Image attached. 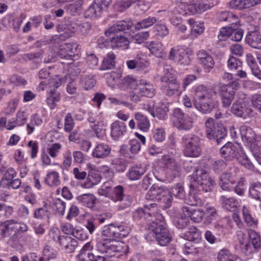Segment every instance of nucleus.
I'll return each instance as SVG.
<instances>
[{
  "label": "nucleus",
  "instance_id": "obj_36",
  "mask_svg": "<svg viewBox=\"0 0 261 261\" xmlns=\"http://www.w3.org/2000/svg\"><path fill=\"white\" fill-rule=\"evenodd\" d=\"M135 118L137 120L138 128L141 130L147 132L150 127V122L148 118L140 112H137L135 114Z\"/></svg>",
  "mask_w": 261,
  "mask_h": 261
},
{
  "label": "nucleus",
  "instance_id": "obj_24",
  "mask_svg": "<svg viewBox=\"0 0 261 261\" xmlns=\"http://www.w3.org/2000/svg\"><path fill=\"white\" fill-rule=\"evenodd\" d=\"M93 251L95 250L91 243L88 242L85 244L78 254L80 261H93L95 254Z\"/></svg>",
  "mask_w": 261,
  "mask_h": 261
},
{
  "label": "nucleus",
  "instance_id": "obj_35",
  "mask_svg": "<svg viewBox=\"0 0 261 261\" xmlns=\"http://www.w3.org/2000/svg\"><path fill=\"white\" fill-rule=\"evenodd\" d=\"M146 46L150 53L157 57H162L164 54V47L161 42L150 41L146 43Z\"/></svg>",
  "mask_w": 261,
  "mask_h": 261
},
{
  "label": "nucleus",
  "instance_id": "obj_20",
  "mask_svg": "<svg viewBox=\"0 0 261 261\" xmlns=\"http://www.w3.org/2000/svg\"><path fill=\"white\" fill-rule=\"evenodd\" d=\"M199 63L204 69L209 72L214 66L215 62L213 58L204 50H201L197 53Z\"/></svg>",
  "mask_w": 261,
  "mask_h": 261
},
{
  "label": "nucleus",
  "instance_id": "obj_9",
  "mask_svg": "<svg viewBox=\"0 0 261 261\" xmlns=\"http://www.w3.org/2000/svg\"><path fill=\"white\" fill-rule=\"evenodd\" d=\"M172 115L174 118L173 125L179 130L188 131L193 127V118L184 113L181 109L175 108Z\"/></svg>",
  "mask_w": 261,
  "mask_h": 261
},
{
  "label": "nucleus",
  "instance_id": "obj_46",
  "mask_svg": "<svg viewBox=\"0 0 261 261\" xmlns=\"http://www.w3.org/2000/svg\"><path fill=\"white\" fill-rule=\"evenodd\" d=\"M11 221H7L0 224V237L2 238L9 237L14 236L13 231L11 227Z\"/></svg>",
  "mask_w": 261,
  "mask_h": 261
},
{
  "label": "nucleus",
  "instance_id": "obj_6",
  "mask_svg": "<svg viewBox=\"0 0 261 261\" xmlns=\"http://www.w3.org/2000/svg\"><path fill=\"white\" fill-rule=\"evenodd\" d=\"M94 249L100 253L107 254L108 256L111 257L115 255L116 253H120V255L126 254L128 247L122 242L110 241L99 238Z\"/></svg>",
  "mask_w": 261,
  "mask_h": 261
},
{
  "label": "nucleus",
  "instance_id": "obj_29",
  "mask_svg": "<svg viewBox=\"0 0 261 261\" xmlns=\"http://www.w3.org/2000/svg\"><path fill=\"white\" fill-rule=\"evenodd\" d=\"M0 173L4 174L2 178L1 186H7L10 180L13 179L16 176V172L12 167L7 168L5 166H2L0 168Z\"/></svg>",
  "mask_w": 261,
  "mask_h": 261
},
{
  "label": "nucleus",
  "instance_id": "obj_44",
  "mask_svg": "<svg viewBox=\"0 0 261 261\" xmlns=\"http://www.w3.org/2000/svg\"><path fill=\"white\" fill-rule=\"evenodd\" d=\"M214 5H211L204 3H200L198 4H192L189 6V12L192 14L201 13L207 9L213 7Z\"/></svg>",
  "mask_w": 261,
  "mask_h": 261
},
{
  "label": "nucleus",
  "instance_id": "obj_39",
  "mask_svg": "<svg viewBox=\"0 0 261 261\" xmlns=\"http://www.w3.org/2000/svg\"><path fill=\"white\" fill-rule=\"evenodd\" d=\"M44 182L50 187H57L61 182L59 173L51 171L47 173Z\"/></svg>",
  "mask_w": 261,
  "mask_h": 261
},
{
  "label": "nucleus",
  "instance_id": "obj_30",
  "mask_svg": "<svg viewBox=\"0 0 261 261\" xmlns=\"http://www.w3.org/2000/svg\"><path fill=\"white\" fill-rule=\"evenodd\" d=\"M233 171H226L220 176L219 185L224 191H229L232 185L231 177Z\"/></svg>",
  "mask_w": 261,
  "mask_h": 261
},
{
  "label": "nucleus",
  "instance_id": "obj_41",
  "mask_svg": "<svg viewBox=\"0 0 261 261\" xmlns=\"http://www.w3.org/2000/svg\"><path fill=\"white\" fill-rule=\"evenodd\" d=\"M77 200L83 205L89 208H93L95 204L96 198L90 194H84L77 197Z\"/></svg>",
  "mask_w": 261,
  "mask_h": 261
},
{
  "label": "nucleus",
  "instance_id": "obj_2",
  "mask_svg": "<svg viewBox=\"0 0 261 261\" xmlns=\"http://www.w3.org/2000/svg\"><path fill=\"white\" fill-rule=\"evenodd\" d=\"M147 229V240L152 241L154 239L162 246H166L171 242L172 237L164 220H160L159 222L152 221L148 225Z\"/></svg>",
  "mask_w": 261,
  "mask_h": 261
},
{
  "label": "nucleus",
  "instance_id": "obj_42",
  "mask_svg": "<svg viewBox=\"0 0 261 261\" xmlns=\"http://www.w3.org/2000/svg\"><path fill=\"white\" fill-rule=\"evenodd\" d=\"M188 23L191 27L192 35L195 37L202 34L204 30V27L203 23L195 21L193 19H189L188 20Z\"/></svg>",
  "mask_w": 261,
  "mask_h": 261
},
{
  "label": "nucleus",
  "instance_id": "obj_28",
  "mask_svg": "<svg viewBox=\"0 0 261 261\" xmlns=\"http://www.w3.org/2000/svg\"><path fill=\"white\" fill-rule=\"evenodd\" d=\"M111 148L107 144L100 143L97 144L93 150L92 155L94 158L103 159L110 154Z\"/></svg>",
  "mask_w": 261,
  "mask_h": 261
},
{
  "label": "nucleus",
  "instance_id": "obj_18",
  "mask_svg": "<svg viewBox=\"0 0 261 261\" xmlns=\"http://www.w3.org/2000/svg\"><path fill=\"white\" fill-rule=\"evenodd\" d=\"M240 133L243 142L249 147L254 143L258 136L250 127L246 125L241 126Z\"/></svg>",
  "mask_w": 261,
  "mask_h": 261
},
{
  "label": "nucleus",
  "instance_id": "obj_31",
  "mask_svg": "<svg viewBox=\"0 0 261 261\" xmlns=\"http://www.w3.org/2000/svg\"><path fill=\"white\" fill-rule=\"evenodd\" d=\"M111 47L113 49L122 48L127 49L129 41L128 39L122 36H117L110 38Z\"/></svg>",
  "mask_w": 261,
  "mask_h": 261
},
{
  "label": "nucleus",
  "instance_id": "obj_11",
  "mask_svg": "<svg viewBox=\"0 0 261 261\" xmlns=\"http://www.w3.org/2000/svg\"><path fill=\"white\" fill-rule=\"evenodd\" d=\"M182 141L185 145L184 154L185 156L196 158L200 154V139L199 137L195 135H187L182 138Z\"/></svg>",
  "mask_w": 261,
  "mask_h": 261
},
{
  "label": "nucleus",
  "instance_id": "obj_8",
  "mask_svg": "<svg viewBox=\"0 0 261 261\" xmlns=\"http://www.w3.org/2000/svg\"><path fill=\"white\" fill-rule=\"evenodd\" d=\"M155 93V89L152 84L146 80H141L139 81L135 91H132L130 93V97L132 101L137 102L141 100L143 96L152 97Z\"/></svg>",
  "mask_w": 261,
  "mask_h": 261
},
{
  "label": "nucleus",
  "instance_id": "obj_55",
  "mask_svg": "<svg viewBox=\"0 0 261 261\" xmlns=\"http://www.w3.org/2000/svg\"><path fill=\"white\" fill-rule=\"evenodd\" d=\"M42 123V120L39 116L35 114L31 117L30 122L27 124V129L29 134L32 133L34 129L35 126L40 125Z\"/></svg>",
  "mask_w": 261,
  "mask_h": 261
},
{
  "label": "nucleus",
  "instance_id": "obj_26",
  "mask_svg": "<svg viewBox=\"0 0 261 261\" xmlns=\"http://www.w3.org/2000/svg\"><path fill=\"white\" fill-rule=\"evenodd\" d=\"M221 206L226 211L235 212L240 206V203L234 197L228 198L225 196L220 197Z\"/></svg>",
  "mask_w": 261,
  "mask_h": 261
},
{
  "label": "nucleus",
  "instance_id": "obj_64",
  "mask_svg": "<svg viewBox=\"0 0 261 261\" xmlns=\"http://www.w3.org/2000/svg\"><path fill=\"white\" fill-rule=\"evenodd\" d=\"M49 216L50 212L45 206L36 209L34 213V217L39 219H43L45 218H49Z\"/></svg>",
  "mask_w": 261,
  "mask_h": 261
},
{
  "label": "nucleus",
  "instance_id": "obj_21",
  "mask_svg": "<svg viewBox=\"0 0 261 261\" xmlns=\"http://www.w3.org/2000/svg\"><path fill=\"white\" fill-rule=\"evenodd\" d=\"M77 45L73 43H65L60 46L58 55L61 58L71 59L74 57Z\"/></svg>",
  "mask_w": 261,
  "mask_h": 261
},
{
  "label": "nucleus",
  "instance_id": "obj_54",
  "mask_svg": "<svg viewBox=\"0 0 261 261\" xmlns=\"http://www.w3.org/2000/svg\"><path fill=\"white\" fill-rule=\"evenodd\" d=\"M242 213L245 222L250 226H255L257 224V220L254 218L250 214L249 210L245 206L242 207Z\"/></svg>",
  "mask_w": 261,
  "mask_h": 261
},
{
  "label": "nucleus",
  "instance_id": "obj_37",
  "mask_svg": "<svg viewBox=\"0 0 261 261\" xmlns=\"http://www.w3.org/2000/svg\"><path fill=\"white\" fill-rule=\"evenodd\" d=\"M166 190L157 185H153L146 194V199L158 201L160 196Z\"/></svg>",
  "mask_w": 261,
  "mask_h": 261
},
{
  "label": "nucleus",
  "instance_id": "obj_33",
  "mask_svg": "<svg viewBox=\"0 0 261 261\" xmlns=\"http://www.w3.org/2000/svg\"><path fill=\"white\" fill-rule=\"evenodd\" d=\"M182 237L189 242L198 243L201 240V234L196 227L191 226L182 234Z\"/></svg>",
  "mask_w": 261,
  "mask_h": 261
},
{
  "label": "nucleus",
  "instance_id": "obj_27",
  "mask_svg": "<svg viewBox=\"0 0 261 261\" xmlns=\"http://www.w3.org/2000/svg\"><path fill=\"white\" fill-rule=\"evenodd\" d=\"M182 211L186 216L190 218L194 222L198 223L201 221L204 213L199 209H193L189 206H184Z\"/></svg>",
  "mask_w": 261,
  "mask_h": 261
},
{
  "label": "nucleus",
  "instance_id": "obj_43",
  "mask_svg": "<svg viewBox=\"0 0 261 261\" xmlns=\"http://www.w3.org/2000/svg\"><path fill=\"white\" fill-rule=\"evenodd\" d=\"M213 168L216 173H219L225 169L226 171H234L235 170L232 165L229 164L222 160L215 161L213 165Z\"/></svg>",
  "mask_w": 261,
  "mask_h": 261
},
{
  "label": "nucleus",
  "instance_id": "obj_19",
  "mask_svg": "<svg viewBox=\"0 0 261 261\" xmlns=\"http://www.w3.org/2000/svg\"><path fill=\"white\" fill-rule=\"evenodd\" d=\"M162 87L164 93L168 96H171L175 94L178 95L181 94L182 91L180 89L179 84L176 78L171 79L166 82Z\"/></svg>",
  "mask_w": 261,
  "mask_h": 261
},
{
  "label": "nucleus",
  "instance_id": "obj_47",
  "mask_svg": "<svg viewBox=\"0 0 261 261\" xmlns=\"http://www.w3.org/2000/svg\"><path fill=\"white\" fill-rule=\"evenodd\" d=\"M249 194L253 198L261 200V183L254 182L251 184L249 187Z\"/></svg>",
  "mask_w": 261,
  "mask_h": 261
},
{
  "label": "nucleus",
  "instance_id": "obj_48",
  "mask_svg": "<svg viewBox=\"0 0 261 261\" xmlns=\"http://www.w3.org/2000/svg\"><path fill=\"white\" fill-rule=\"evenodd\" d=\"M113 188V182L111 180H108L105 182L101 188L98 190V193L99 195L109 198Z\"/></svg>",
  "mask_w": 261,
  "mask_h": 261
},
{
  "label": "nucleus",
  "instance_id": "obj_4",
  "mask_svg": "<svg viewBox=\"0 0 261 261\" xmlns=\"http://www.w3.org/2000/svg\"><path fill=\"white\" fill-rule=\"evenodd\" d=\"M241 250L246 255L252 254L254 250L261 249V238L260 235L252 229L248 230V238H245V234L242 231L238 232Z\"/></svg>",
  "mask_w": 261,
  "mask_h": 261
},
{
  "label": "nucleus",
  "instance_id": "obj_25",
  "mask_svg": "<svg viewBox=\"0 0 261 261\" xmlns=\"http://www.w3.org/2000/svg\"><path fill=\"white\" fill-rule=\"evenodd\" d=\"M132 23L125 21H119L114 24L109 28V30L105 32L106 36L111 34H116L120 32H124L131 29Z\"/></svg>",
  "mask_w": 261,
  "mask_h": 261
},
{
  "label": "nucleus",
  "instance_id": "obj_32",
  "mask_svg": "<svg viewBox=\"0 0 261 261\" xmlns=\"http://www.w3.org/2000/svg\"><path fill=\"white\" fill-rule=\"evenodd\" d=\"M246 42L251 47L261 49V35L256 32H250L246 37Z\"/></svg>",
  "mask_w": 261,
  "mask_h": 261
},
{
  "label": "nucleus",
  "instance_id": "obj_15",
  "mask_svg": "<svg viewBox=\"0 0 261 261\" xmlns=\"http://www.w3.org/2000/svg\"><path fill=\"white\" fill-rule=\"evenodd\" d=\"M231 112L236 116L246 119L253 115V111L247 107L243 99L236 100L231 108Z\"/></svg>",
  "mask_w": 261,
  "mask_h": 261
},
{
  "label": "nucleus",
  "instance_id": "obj_13",
  "mask_svg": "<svg viewBox=\"0 0 261 261\" xmlns=\"http://www.w3.org/2000/svg\"><path fill=\"white\" fill-rule=\"evenodd\" d=\"M239 86L237 81H233L227 85H223L220 87V95L223 107H229L234 99L235 95L234 89Z\"/></svg>",
  "mask_w": 261,
  "mask_h": 261
},
{
  "label": "nucleus",
  "instance_id": "obj_49",
  "mask_svg": "<svg viewBox=\"0 0 261 261\" xmlns=\"http://www.w3.org/2000/svg\"><path fill=\"white\" fill-rule=\"evenodd\" d=\"M157 20L154 17H148L138 22L135 27L136 30L145 29L152 26L156 22Z\"/></svg>",
  "mask_w": 261,
  "mask_h": 261
},
{
  "label": "nucleus",
  "instance_id": "obj_61",
  "mask_svg": "<svg viewBox=\"0 0 261 261\" xmlns=\"http://www.w3.org/2000/svg\"><path fill=\"white\" fill-rule=\"evenodd\" d=\"M160 197H161L159 198L158 201H160L164 203V206L165 208L170 207L172 204L173 198L171 195L170 194V193L169 192V191L167 189L165 191L164 193L163 192Z\"/></svg>",
  "mask_w": 261,
  "mask_h": 261
},
{
  "label": "nucleus",
  "instance_id": "obj_40",
  "mask_svg": "<svg viewBox=\"0 0 261 261\" xmlns=\"http://www.w3.org/2000/svg\"><path fill=\"white\" fill-rule=\"evenodd\" d=\"M102 8L94 0V2L89 7L85 12L86 17L96 18L101 14Z\"/></svg>",
  "mask_w": 261,
  "mask_h": 261
},
{
  "label": "nucleus",
  "instance_id": "obj_45",
  "mask_svg": "<svg viewBox=\"0 0 261 261\" xmlns=\"http://www.w3.org/2000/svg\"><path fill=\"white\" fill-rule=\"evenodd\" d=\"M115 55L114 53H108L104 58L100 67V70H106L112 69L115 66Z\"/></svg>",
  "mask_w": 261,
  "mask_h": 261
},
{
  "label": "nucleus",
  "instance_id": "obj_7",
  "mask_svg": "<svg viewBox=\"0 0 261 261\" xmlns=\"http://www.w3.org/2000/svg\"><path fill=\"white\" fill-rule=\"evenodd\" d=\"M178 155L171 152L163 155L161 159V164L167 174L175 178L180 176L181 167L178 160Z\"/></svg>",
  "mask_w": 261,
  "mask_h": 261
},
{
  "label": "nucleus",
  "instance_id": "obj_59",
  "mask_svg": "<svg viewBox=\"0 0 261 261\" xmlns=\"http://www.w3.org/2000/svg\"><path fill=\"white\" fill-rule=\"evenodd\" d=\"M11 221L12 227H11L10 228L13 230L14 236L18 232H24L28 230V227L25 224L18 222L14 220H11Z\"/></svg>",
  "mask_w": 261,
  "mask_h": 261
},
{
  "label": "nucleus",
  "instance_id": "obj_38",
  "mask_svg": "<svg viewBox=\"0 0 261 261\" xmlns=\"http://www.w3.org/2000/svg\"><path fill=\"white\" fill-rule=\"evenodd\" d=\"M145 170L141 165H135L132 167L128 170L127 176L132 180L139 179L144 174Z\"/></svg>",
  "mask_w": 261,
  "mask_h": 261
},
{
  "label": "nucleus",
  "instance_id": "obj_3",
  "mask_svg": "<svg viewBox=\"0 0 261 261\" xmlns=\"http://www.w3.org/2000/svg\"><path fill=\"white\" fill-rule=\"evenodd\" d=\"M91 25L87 22H82L79 20H75L69 25L59 24L57 29L58 32L63 33H61L59 36H55L52 37L50 41L57 40H65L72 36L74 32H78L84 35L88 34L91 29Z\"/></svg>",
  "mask_w": 261,
  "mask_h": 261
},
{
  "label": "nucleus",
  "instance_id": "obj_53",
  "mask_svg": "<svg viewBox=\"0 0 261 261\" xmlns=\"http://www.w3.org/2000/svg\"><path fill=\"white\" fill-rule=\"evenodd\" d=\"M171 196L178 199H183L185 196V192L183 186L180 184H177L173 186L169 191Z\"/></svg>",
  "mask_w": 261,
  "mask_h": 261
},
{
  "label": "nucleus",
  "instance_id": "obj_34",
  "mask_svg": "<svg viewBox=\"0 0 261 261\" xmlns=\"http://www.w3.org/2000/svg\"><path fill=\"white\" fill-rule=\"evenodd\" d=\"M144 210L145 211L146 216L149 217L153 218L156 217L154 220V221L159 222L161 220H164V218L162 216L159 214L158 212V206L155 203H151L149 205H145L144 206ZM149 220L154 221L152 218L149 219Z\"/></svg>",
  "mask_w": 261,
  "mask_h": 261
},
{
  "label": "nucleus",
  "instance_id": "obj_60",
  "mask_svg": "<svg viewBox=\"0 0 261 261\" xmlns=\"http://www.w3.org/2000/svg\"><path fill=\"white\" fill-rule=\"evenodd\" d=\"M82 84L86 90L91 89L96 84V80L91 75H84L82 79Z\"/></svg>",
  "mask_w": 261,
  "mask_h": 261
},
{
  "label": "nucleus",
  "instance_id": "obj_16",
  "mask_svg": "<svg viewBox=\"0 0 261 261\" xmlns=\"http://www.w3.org/2000/svg\"><path fill=\"white\" fill-rule=\"evenodd\" d=\"M239 151H242L235 145L229 142L221 148L220 153L223 158L231 160L234 158L237 159Z\"/></svg>",
  "mask_w": 261,
  "mask_h": 261
},
{
  "label": "nucleus",
  "instance_id": "obj_50",
  "mask_svg": "<svg viewBox=\"0 0 261 261\" xmlns=\"http://www.w3.org/2000/svg\"><path fill=\"white\" fill-rule=\"evenodd\" d=\"M218 19L221 21H226L231 24L236 23L238 18L232 13L228 11H222L218 15Z\"/></svg>",
  "mask_w": 261,
  "mask_h": 261
},
{
  "label": "nucleus",
  "instance_id": "obj_12",
  "mask_svg": "<svg viewBox=\"0 0 261 261\" xmlns=\"http://www.w3.org/2000/svg\"><path fill=\"white\" fill-rule=\"evenodd\" d=\"M109 198L117 203L118 208L121 210L129 207L132 203L130 197L124 194L123 188L121 186L114 187Z\"/></svg>",
  "mask_w": 261,
  "mask_h": 261
},
{
  "label": "nucleus",
  "instance_id": "obj_58",
  "mask_svg": "<svg viewBox=\"0 0 261 261\" xmlns=\"http://www.w3.org/2000/svg\"><path fill=\"white\" fill-rule=\"evenodd\" d=\"M237 160L240 164L243 165L245 168L252 171L254 170L255 167L253 164L249 160L247 155L242 151H241V154L237 157Z\"/></svg>",
  "mask_w": 261,
  "mask_h": 261
},
{
  "label": "nucleus",
  "instance_id": "obj_52",
  "mask_svg": "<svg viewBox=\"0 0 261 261\" xmlns=\"http://www.w3.org/2000/svg\"><path fill=\"white\" fill-rule=\"evenodd\" d=\"M192 242H189L185 244L184 251L186 254L196 255L202 251V248L200 247L198 243H192Z\"/></svg>",
  "mask_w": 261,
  "mask_h": 261
},
{
  "label": "nucleus",
  "instance_id": "obj_57",
  "mask_svg": "<svg viewBox=\"0 0 261 261\" xmlns=\"http://www.w3.org/2000/svg\"><path fill=\"white\" fill-rule=\"evenodd\" d=\"M51 207L56 213L63 215L65 209V203L59 198L56 199L53 202Z\"/></svg>",
  "mask_w": 261,
  "mask_h": 261
},
{
  "label": "nucleus",
  "instance_id": "obj_63",
  "mask_svg": "<svg viewBox=\"0 0 261 261\" xmlns=\"http://www.w3.org/2000/svg\"><path fill=\"white\" fill-rule=\"evenodd\" d=\"M164 75L161 78L162 82H166L171 79L175 78L174 76V71L169 65H165L164 67Z\"/></svg>",
  "mask_w": 261,
  "mask_h": 261
},
{
  "label": "nucleus",
  "instance_id": "obj_23",
  "mask_svg": "<svg viewBox=\"0 0 261 261\" xmlns=\"http://www.w3.org/2000/svg\"><path fill=\"white\" fill-rule=\"evenodd\" d=\"M126 131L125 124L119 120L114 121L111 126V136L115 140L123 136Z\"/></svg>",
  "mask_w": 261,
  "mask_h": 261
},
{
  "label": "nucleus",
  "instance_id": "obj_10",
  "mask_svg": "<svg viewBox=\"0 0 261 261\" xmlns=\"http://www.w3.org/2000/svg\"><path fill=\"white\" fill-rule=\"evenodd\" d=\"M176 6L168 13L170 21L174 25H177L181 22V16L189 12V6L192 0H175Z\"/></svg>",
  "mask_w": 261,
  "mask_h": 261
},
{
  "label": "nucleus",
  "instance_id": "obj_1",
  "mask_svg": "<svg viewBox=\"0 0 261 261\" xmlns=\"http://www.w3.org/2000/svg\"><path fill=\"white\" fill-rule=\"evenodd\" d=\"M195 108L203 114L211 113L214 108L215 92L203 85L196 87L194 91Z\"/></svg>",
  "mask_w": 261,
  "mask_h": 261
},
{
  "label": "nucleus",
  "instance_id": "obj_17",
  "mask_svg": "<svg viewBox=\"0 0 261 261\" xmlns=\"http://www.w3.org/2000/svg\"><path fill=\"white\" fill-rule=\"evenodd\" d=\"M87 119L89 122L91 124V126L93 130L98 136L105 126L103 118L100 114L90 112Z\"/></svg>",
  "mask_w": 261,
  "mask_h": 261
},
{
  "label": "nucleus",
  "instance_id": "obj_5",
  "mask_svg": "<svg viewBox=\"0 0 261 261\" xmlns=\"http://www.w3.org/2000/svg\"><path fill=\"white\" fill-rule=\"evenodd\" d=\"M191 189L198 188L204 192H211L215 185V181L208 175L206 171L202 168L195 169L190 177Z\"/></svg>",
  "mask_w": 261,
  "mask_h": 261
},
{
  "label": "nucleus",
  "instance_id": "obj_14",
  "mask_svg": "<svg viewBox=\"0 0 261 261\" xmlns=\"http://www.w3.org/2000/svg\"><path fill=\"white\" fill-rule=\"evenodd\" d=\"M63 81V80L58 76L49 80V86L54 89L50 90L49 96L47 97L46 102L51 109H54L56 106L57 103L60 100V93L55 88L60 86Z\"/></svg>",
  "mask_w": 261,
  "mask_h": 261
},
{
  "label": "nucleus",
  "instance_id": "obj_22",
  "mask_svg": "<svg viewBox=\"0 0 261 261\" xmlns=\"http://www.w3.org/2000/svg\"><path fill=\"white\" fill-rule=\"evenodd\" d=\"M206 136L210 140H215L219 144L226 136V129L222 125L218 124L212 130H209Z\"/></svg>",
  "mask_w": 261,
  "mask_h": 261
},
{
  "label": "nucleus",
  "instance_id": "obj_56",
  "mask_svg": "<svg viewBox=\"0 0 261 261\" xmlns=\"http://www.w3.org/2000/svg\"><path fill=\"white\" fill-rule=\"evenodd\" d=\"M100 238L110 241H117L115 239L111 225L106 226L103 227Z\"/></svg>",
  "mask_w": 261,
  "mask_h": 261
},
{
  "label": "nucleus",
  "instance_id": "obj_51",
  "mask_svg": "<svg viewBox=\"0 0 261 261\" xmlns=\"http://www.w3.org/2000/svg\"><path fill=\"white\" fill-rule=\"evenodd\" d=\"M115 239L124 238L128 234V230L123 225L115 226L111 225Z\"/></svg>",
  "mask_w": 261,
  "mask_h": 261
},
{
  "label": "nucleus",
  "instance_id": "obj_62",
  "mask_svg": "<svg viewBox=\"0 0 261 261\" xmlns=\"http://www.w3.org/2000/svg\"><path fill=\"white\" fill-rule=\"evenodd\" d=\"M138 83L139 81H137L130 76L124 77L122 80L123 87L124 88H130L133 90V91H135V88H137Z\"/></svg>",
  "mask_w": 261,
  "mask_h": 261
}]
</instances>
